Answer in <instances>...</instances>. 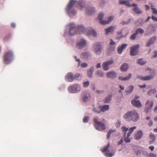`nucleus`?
I'll return each mask as SVG.
<instances>
[{
  "label": "nucleus",
  "instance_id": "f257e3e1",
  "mask_svg": "<svg viewBox=\"0 0 157 157\" xmlns=\"http://www.w3.org/2000/svg\"><path fill=\"white\" fill-rule=\"evenodd\" d=\"M70 30L69 34L70 35H73L76 33L78 34L84 33L86 32L87 35H92L94 36H96L97 35V33L92 28L86 30L82 25H79L78 26L76 30L75 25L74 23H71L69 25Z\"/></svg>",
  "mask_w": 157,
  "mask_h": 157
},
{
  "label": "nucleus",
  "instance_id": "f03ea898",
  "mask_svg": "<svg viewBox=\"0 0 157 157\" xmlns=\"http://www.w3.org/2000/svg\"><path fill=\"white\" fill-rule=\"evenodd\" d=\"M123 117L126 121L136 122L139 120V116L136 111L133 110L128 112L124 115Z\"/></svg>",
  "mask_w": 157,
  "mask_h": 157
},
{
  "label": "nucleus",
  "instance_id": "7ed1b4c3",
  "mask_svg": "<svg viewBox=\"0 0 157 157\" xmlns=\"http://www.w3.org/2000/svg\"><path fill=\"white\" fill-rule=\"evenodd\" d=\"M136 126H134L128 129V128H126L124 126L122 127V129L123 132L124 134L125 137L124 140L126 143H128L131 141V140L129 138V137L133 132L134 130L136 129Z\"/></svg>",
  "mask_w": 157,
  "mask_h": 157
},
{
  "label": "nucleus",
  "instance_id": "20e7f679",
  "mask_svg": "<svg viewBox=\"0 0 157 157\" xmlns=\"http://www.w3.org/2000/svg\"><path fill=\"white\" fill-rule=\"evenodd\" d=\"M76 2V1L75 0H70L68 5L66 8V11L68 13V14L70 16L75 15L76 13V11L74 9L71 10V9L75 5Z\"/></svg>",
  "mask_w": 157,
  "mask_h": 157
},
{
  "label": "nucleus",
  "instance_id": "39448f33",
  "mask_svg": "<svg viewBox=\"0 0 157 157\" xmlns=\"http://www.w3.org/2000/svg\"><path fill=\"white\" fill-rule=\"evenodd\" d=\"M13 57V53L12 51H10L6 53L3 57L4 63L6 64L10 63Z\"/></svg>",
  "mask_w": 157,
  "mask_h": 157
},
{
  "label": "nucleus",
  "instance_id": "423d86ee",
  "mask_svg": "<svg viewBox=\"0 0 157 157\" xmlns=\"http://www.w3.org/2000/svg\"><path fill=\"white\" fill-rule=\"evenodd\" d=\"M93 121L94 123L95 128L97 130L101 131L106 128L105 124L99 121L98 118H94Z\"/></svg>",
  "mask_w": 157,
  "mask_h": 157
},
{
  "label": "nucleus",
  "instance_id": "0eeeda50",
  "mask_svg": "<svg viewBox=\"0 0 157 157\" xmlns=\"http://www.w3.org/2000/svg\"><path fill=\"white\" fill-rule=\"evenodd\" d=\"M81 90L80 86L78 84H75L70 86L68 88V90L71 93H77Z\"/></svg>",
  "mask_w": 157,
  "mask_h": 157
},
{
  "label": "nucleus",
  "instance_id": "6e6552de",
  "mask_svg": "<svg viewBox=\"0 0 157 157\" xmlns=\"http://www.w3.org/2000/svg\"><path fill=\"white\" fill-rule=\"evenodd\" d=\"M103 16L104 14L101 12L99 13L98 16V19L100 21V23L102 25H105L109 23L113 18V17L110 16L109 17L108 21L102 20V19Z\"/></svg>",
  "mask_w": 157,
  "mask_h": 157
},
{
  "label": "nucleus",
  "instance_id": "1a4fd4ad",
  "mask_svg": "<svg viewBox=\"0 0 157 157\" xmlns=\"http://www.w3.org/2000/svg\"><path fill=\"white\" fill-rule=\"evenodd\" d=\"M109 146V143L107 146L104 147L101 150L102 152H105V155L107 157H112L114 155V153H109V150L108 151Z\"/></svg>",
  "mask_w": 157,
  "mask_h": 157
},
{
  "label": "nucleus",
  "instance_id": "9d476101",
  "mask_svg": "<svg viewBox=\"0 0 157 157\" xmlns=\"http://www.w3.org/2000/svg\"><path fill=\"white\" fill-rule=\"evenodd\" d=\"M154 102L153 101H147L145 104V108L144 112L146 113H148L150 109H151L153 106Z\"/></svg>",
  "mask_w": 157,
  "mask_h": 157
},
{
  "label": "nucleus",
  "instance_id": "9b49d317",
  "mask_svg": "<svg viewBox=\"0 0 157 157\" xmlns=\"http://www.w3.org/2000/svg\"><path fill=\"white\" fill-rule=\"evenodd\" d=\"M139 48V45L133 46L131 47L130 55L131 56H135L137 54L138 50Z\"/></svg>",
  "mask_w": 157,
  "mask_h": 157
},
{
  "label": "nucleus",
  "instance_id": "f8f14e48",
  "mask_svg": "<svg viewBox=\"0 0 157 157\" xmlns=\"http://www.w3.org/2000/svg\"><path fill=\"white\" fill-rule=\"evenodd\" d=\"M113 63V60L108 61L104 62L102 64V67L103 70L105 71H107L109 70V66L111 65Z\"/></svg>",
  "mask_w": 157,
  "mask_h": 157
},
{
  "label": "nucleus",
  "instance_id": "ddd939ff",
  "mask_svg": "<svg viewBox=\"0 0 157 157\" xmlns=\"http://www.w3.org/2000/svg\"><path fill=\"white\" fill-rule=\"evenodd\" d=\"M94 48L95 50V53L97 55H99L101 53V46L100 43H96L94 45Z\"/></svg>",
  "mask_w": 157,
  "mask_h": 157
},
{
  "label": "nucleus",
  "instance_id": "4468645a",
  "mask_svg": "<svg viewBox=\"0 0 157 157\" xmlns=\"http://www.w3.org/2000/svg\"><path fill=\"white\" fill-rule=\"evenodd\" d=\"M86 44V41L84 39H82L79 41L76 44V48L81 49L84 47Z\"/></svg>",
  "mask_w": 157,
  "mask_h": 157
},
{
  "label": "nucleus",
  "instance_id": "2eb2a0df",
  "mask_svg": "<svg viewBox=\"0 0 157 157\" xmlns=\"http://www.w3.org/2000/svg\"><path fill=\"white\" fill-rule=\"evenodd\" d=\"M130 0H119V4H125L126 6L128 7H132V6H136L137 5L136 4L133 3L132 5L129 3V1Z\"/></svg>",
  "mask_w": 157,
  "mask_h": 157
},
{
  "label": "nucleus",
  "instance_id": "dca6fc26",
  "mask_svg": "<svg viewBox=\"0 0 157 157\" xmlns=\"http://www.w3.org/2000/svg\"><path fill=\"white\" fill-rule=\"evenodd\" d=\"M143 135V132L142 131L139 130L137 131L135 135L134 138L136 140H139L141 139Z\"/></svg>",
  "mask_w": 157,
  "mask_h": 157
},
{
  "label": "nucleus",
  "instance_id": "f3484780",
  "mask_svg": "<svg viewBox=\"0 0 157 157\" xmlns=\"http://www.w3.org/2000/svg\"><path fill=\"white\" fill-rule=\"evenodd\" d=\"M65 79L66 81L69 82H72L74 79V78L71 73H68Z\"/></svg>",
  "mask_w": 157,
  "mask_h": 157
},
{
  "label": "nucleus",
  "instance_id": "a211bd4d",
  "mask_svg": "<svg viewBox=\"0 0 157 157\" xmlns=\"http://www.w3.org/2000/svg\"><path fill=\"white\" fill-rule=\"evenodd\" d=\"M137 78L142 80H150L153 78V76L152 75H149L144 77L138 75L137 76Z\"/></svg>",
  "mask_w": 157,
  "mask_h": 157
},
{
  "label": "nucleus",
  "instance_id": "6ab92c4d",
  "mask_svg": "<svg viewBox=\"0 0 157 157\" xmlns=\"http://www.w3.org/2000/svg\"><path fill=\"white\" fill-rule=\"evenodd\" d=\"M83 99L85 102L89 100L90 98V94L87 92H84L82 94Z\"/></svg>",
  "mask_w": 157,
  "mask_h": 157
},
{
  "label": "nucleus",
  "instance_id": "aec40b11",
  "mask_svg": "<svg viewBox=\"0 0 157 157\" xmlns=\"http://www.w3.org/2000/svg\"><path fill=\"white\" fill-rule=\"evenodd\" d=\"M81 56L82 59L85 60L89 59L90 57V56L88 52H85L81 54Z\"/></svg>",
  "mask_w": 157,
  "mask_h": 157
},
{
  "label": "nucleus",
  "instance_id": "412c9836",
  "mask_svg": "<svg viewBox=\"0 0 157 157\" xmlns=\"http://www.w3.org/2000/svg\"><path fill=\"white\" fill-rule=\"evenodd\" d=\"M106 76L108 78L114 79L116 76V73L113 71H110L106 73Z\"/></svg>",
  "mask_w": 157,
  "mask_h": 157
},
{
  "label": "nucleus",
  "instance_id": "4be33fe9",
  "mask_svg": "<svg viewBox=\"0 0 157 157\" xmlns=\"http://www.w3.org/2000/svg\"><path fill=\"white\" fill-rule=\"evenodd\" d=\"M132 103L133 105L137 107H140L142 106L141 103L139 100H133L132 101Z\"/></svg>",
  "mask_w": 157,
  "mask_h": 157
},
{
  "label": "nucleus",
  "instance_id": "5701e85b",
  "mask_svg": "<svg viewBox=\"0 0 157 157\" xmlns=\"http://www.w3.org/2000/svg\"><path fill=\"white\" fill-rule=\"evenodd\" d=\"M115 28V26H111L109 28L105 29L106 32V34H107L109 33L113 32L114 31V29Z\"/></svg>",
  "mask_w": 157,
  "mask_h": 157
},
{
  "label": "nucleus",
  "instance_id": "b1692460",
  "mask_svg": "<svg viewBox=\"0 0 157 157\" xmlns=\"http://www.w3.org/2000/svg\"><path fill=\"white\" fill-rule=\"evenodd\" d=\"M95 12L94 9L93 7H89L87 9L86 13L89 15H91Z\"/></svg>",
  "mask_w": 157,
  "mask_h": 157
},
{
  "label": "nucleus",
  "instance_id": "393cba45",
  "mask_svg": "<svg viewBox=\"0 0 157 157\" xmlns=\"http://www.w3.org/2000/svg\"><path fill=\"white\" fill-rule=\"evenodd\" d=\"M109 106L108 105H105L103 106H100L99 108L101 109V111L102 112H104L109 110Z\"/></svg>",
  "mask_w": 157,
  "mask_h": 157
},
{
  "label": "nucleus",
  "instance_id": "a878e982",
  "mask_svg": "<svg viewBox=\"0 0 157 157\" xmlns=\"http://www.w3.org/2000/svg\"><path fill=\"white\" fill-rule=\"evenodd\" d=\"M156 37H151L149 40V41L146 44V46L148 47L151 44H152L155 40Z\"/></svg>",
  "mask_w": 157,
  "mask_h": 157
},
{
  "label": "nucleus",
  "instance_id": "bb28decb",
  "mask_svg": "<svg viewBox=\"0 0 157 157\" xmlns=\"http://www.w3.org/2000/svg\"><path fill=\"white\" fill-rule=\"evenodd\" d=\"M134 89V86H128L125 90V92L127 94H130L133 91Z\"/></svg>",
  "mask_w": 157,
  "mask_h": 157
},
{
  "label": "nucleus",
  "instance_id": "cd10ccee",
  "mask_svg": "<svg viewBox=\"0 0 157 157\" xmlns=\"http://www.w3.org/2000/svg\"><path fill=\"white\" fill-rule=\"evenodd\" d=\"M94 71V68L92 67L90 68L87 71V75L89 77H91L92 76L93 73Z\"/></svg>",
  "mask_w": 157,
  "mask_h": 157
},
{
  "label": "nucleus",
  "instance_id": "c85d7f7f",
  "mask_svg": "<svg viewBox=\"0 0 157 157\" xmlns=\"http://www.w3.org/2000/svg\"><path fill=\"white\" fill-rule=\"evenodd\" d=\"M137 6L138 5L136 6H134L135 7L133 8V11L137 14H139L141 13H142V11L140 10L139 8Z\"/></svg>",
  "mask_w": 157,
  "mask_h": 157
},
{
  "label": "nucleus",
  "instance_id": "c756f323",
  "mask_svg": "<svg viewBox=\"0 0 157 157\" xmlns=\"http://www.w3.org/2000/svg\"><path fill=\"white\" fill-rule=\"evenodd\" d=\"M128 68V64L126 63H124L121 67V69L122 71H125Z\"/></svg>",
  "mask_w": 157,
  "mask_h": 157
},
{
  "label": "nucleus",
  "instance_id": "7c9ffc66",
  "mask_svg": "<svg viewBox=\"0 0 157 157\" xmlns=\"http://www.w3.org/2000/svg\"><path fill=\"white\" fill-rule=\"evenodd\" d=\"M149 139L151 140L149 141L150 144H151V142H153L155 140V136L152 133H151L149 135Z\"/></svg>",
  "mask_w": 157,
  "mask_h": 157
},
{
  "label": "nucleus",
  "instance_id": "2f4dec72",
  "mask_svg": "<svg viewBox=\"0 0 157 157\" xmlns=\"http://www.w3.org/2000/svg\"><path fill=\"white\" fill-rule=\"evenodd\" d=\"M131 76V74H129L128 76L124 78H123L121 76L119 77V79L122 81H126L128 80Z\"/></svg>",
  "mask_w": 157,
  "mask_h": 157
},
{
  "label": "nucleus",
  "instance_id": "473e14b6",
  "mask_svg": "<svg viewBox=\"0 0 157 157\" xmlns=\"http://www.w3.org/2000/svg\"><path fill=\"white\" fill-rule=\"evenodd\" d=\"M96 74L101 77H103L104 76L103 72L100 70L98 71L96 73Z\"/></svg>",
  "mask_w": 157,
  "mask_h": 157
},
{
  "label": "nucleus",
  "instance_id": "72a5a7b5",
  "mask_svg": "<svg viewBox=\"0 0 157 157\" xmlns=\"http://www.w3.org/2000/svg\"><path fill=\"white\" fill-rule=\"evenodd\" d=\"M112 95H109L104 100V102L105 103H109L110 100L111 98L112 97Z\"/></svg>",
  "mask_w": 157,
  "mask_h": 157
},
{
  "label": "nucleus",
  "instance_id": "f704fd0d",
  "mask_svg": "<svg viewBox=\"0 0 157 157\" xmlns=\"http://www.w3.org/2000/svg\"><path fill=\"white\" fill-rule=\"evenodd\" d=\"M110 42L109 43L110 45L111 46H113V48L111 50L112 51H113L114 50L115 47L114 45L116 43L112 39L110 40Z\"/></svg>",
  "mask_w": 157,
  "mask_h": 157
},
{
  "label": "nucleus",
  "instance_id": "c9c22d12",
  "mask_svg": "<svg viewBox=\"0 0 157 157\" xmlns=\"http://www.w3.org/2000/svg\"><path fill=\"white\" fill-rule=\"evenodd\" d=\"M93 111L95 113H99L101 112L100 108H99V106L98 107L94 108Z\"/></svg>",
  "mask_w": 157,
  "mask_h": 157
},
{
  "label": "nucleus",
  "instance_id": "e433bc0d",
  "mask_svg": "<svg viewBox=\"0 0 157 157\" xmlns=\"http://www.w3.org/2000/svg\"><path fill=\"white\" fill-rule=\"evenodd\" d=\"M136 33H137V34H138V33H140L141 34H142L144 33V30L140 28L137 29H136Z\"/></svg>",
  "mask_w": 157,
  "mask_h": 157
},
{
  "label": "nucleus",
  "instance_id": "4c0bfd02",
  "mask_svg": "<svg viewBox=\"0 0 157 157\" xmlns=\"http://www.w3.org/2000/svg\"><path fill=\"white\" fill-rule=\"evenodd\" d=\"M151 9L152 10L153 13L157 14V10L152 5L151 6Z\"/></svg>",
  "mask_w": 157,
  "mask_h": 157
},
{
  "label": "nucleus",
  "instance_id": "58836bf2",
  "mask_svg": "<svg viewBox=\"0 0 157 157\" xmlns=\"http://www.w3.org/2000/svg\"><path fill=\"white\" fill-rule=\"evenodd\" d=\"M74 79H77L78 80L79 79H80L81 78V77L80 76V75L79 74L77 73L76 74L74 77Z\"/></svg>",
  "mask_w": 157,
  "mask_h": 157
},
{
  "label": "nucleus",
  "instance_id": "ea45409f",
  "mask_svg": "<svg viewBox=\"0 0 157 157\" xmlns=\"http://www.w3.org/2000/svg\"><path fill=\"white\" fill-rule=\"evenodd\" d=\"M145 63L146 62L143 61L142 59H140L138 60V63L141 65H144Z\"/></svg>",
  "mask_w": 157,
  "mask_h": 157
},
{
  "label": "nucleus",
  "instance_id": "a19ab883",
  "mask_svg": "<svg viewBox=\"0 0 157 157\" xmlns=\"http://www.w3.org/2000/svg\"><path fill=\"white\" fill-rule=\"evenodd\" d=\"M137 34L135 32V33L133 34L130 37V39L133 40L135 39Z\"/></svg>",
  "mask_w": 157,
  "mask_h": 157
},
{
  "label": "nucleus",
  "instance_id": "79ce46f5",
  "mask_svg": "<svg viewBox=\"0 0 157 157\" xmlns=\"http://www.w3.org/2000/svg\"><path fill=\"white\" fill-rule=\"evenodd\" d=\"M74 58L75 59L76 61L78 62V66H79L80 65L81 63V61L80 59L77 58V56H74Z\"/></svg>",
  "mask_w": 157,
  "mask_h": 157
},
{
  "label": "nucleus",
  "instance_id": "37998d69",
  "mask_svg": "<svg viewBox=\"0 0 157 157\" xmlns=\"http://www.w3.org/2000/svg\"><path fill=\"white\" fill-rule=\"evenodd\" d=\"M123 49L120 46H119L117 49V52L118 54H121L122 52Z\"/></svg>",
  "mask_w": 157,
  "mask_h": 157
},
{
  "label": "nucleus",
  "instance_id": "c03bdc74",
  "mask_svg": "<svg viewBox=\"0 0 157 157\" xmlns=\"http://www.w3.org/2000/svg\"><path fill=\"white\" fill-rule=\"evenodd\" d=\"M89 120V117H86L83 119V121L84 123H87L88 122Z\"/></svg>",
  "mask_w": 157,
  "mask_h": 157
},
{
  "label": "nucleus",
  "instance_id": "a18cd8bd",
  "mask_svg": "<svg viewBox=\"0 0 157 157\" xmlns=\"http://www.w3.org/2000/svg\"><path fill=\"white\" fill-rule=\"evenodd\" d=\"M89 84L90 82L88 81L84 82L83 83V86L84 87H86L89 85Z\"/></svg>",
  "mask_w": 157,
  "mask_h": 157
},
{
  "label": "nucleus",
  "instance_id": "49530a36",
  "mask_svg": "<svg viewBox=\"0 0 157 157\" xmlns=\"http://www.w3.org/2000/svg\"><path fill=\"white\" fill-rule=\"evenodd\" d=\"M81 66L82 67H86L88 66V64L86 63H83L80 64Z\"/></svg>",
  "mask_w": 157,
  "mask_h": 157
},
{
  "label": "nucleus",
  "instance_id": "de8ad7c7",
  "mask_svg": "<svg viewBox=\"0 0 157 157\" xmlns=\"http://www.w3.org/2000/svg\"><path fill=\"white\" fill-rule=\"evenodd\" d=\"M82 1H79L78 2V5L80 6V9L81 10L83 7V6L82 5Z\"/></svg>",
  "mask_w": 157,
  "mask_h": 157
},
{
  "label": "nucleus",
  "instance_id": "09e8293b",
  "mask_svg": "<svg viewBox=\"0 0 157 157\" xmlns=\"http://www.w3.org/2000/svg\"><path fill=\"white\" fill-rule=\"evenodd\" d=\"M127 44H122L120 47L123 49H124L127 46Z\"/></svg>",
  "mask_w": 157,
  "mask_h": 157
},
{
  "label": "nucleus",
  "instance_id": "8fccbe9b",
  "mask_svg": "<svg viewBox=\"0 0 157 157\" xmlns=\"http://www.w3.org/2000/svg\"><path fill=\"white\" fill-rule=\"evenodd\" d=\"M149 157H156V155L153 153H151L149 155Z\"/></svg>",
  "mask_w": 157,
  "mask_h": 157
},
{
  "label": "nucleus",
  "instance_id": "3c124183",
  "mask_svg": "<svg viewBox=\"0 0 157 157\" xmlns=\"http://www.w3.org/2000/svg\"><path fill=\"white\" fill-rule=\"evenodd\" d=\"M120 125H121L120 122L118 121L116 123V127H119L120 126Z\"/></svg>",
  "mask_w": 157,
  "mask_h": 157
},
{
  "label": "nucleus",
  "instance_id": "603ef678",
  "mask_svg": "<svg viewBox=\"0 0 157 157\" xmlns=\"http://www.w3.org/2000/svg\"><path fill=\"white\" fill-rule=\"evenodd\" d=\"M151 19L154 21H157V17H155L154 16H151Z\"/></svg>",
  "mask_w": 157,
  "mask_h": 157
},
{
  "label": "nucleus",
  "instance_id": "864d4df0",
  "mask_svg": "<svg viewBox=\"0 0 157 157\" xmlns=\"http://www.w3.org/2000/svg\"><path fill=\"white\" fill-rule=\"evenodd\" d=\"M145 6L146 8V10L148 11L150 9V6L148 5H145Z\"/></svg>",
  "mask_w": 157,
  "mask_h": 157
},
{
  "label": "nucleus",
  "instance_id": "5fc2aeb1",
  "mask_svg": "<svg viewBox=\"0 0 157 157\" xmlns=\"http://www.w3.org/2000/svg\"><path fill=\"white\" fill-rule=\"evenodd\" d=\"M123 142V140L122 139H121L118 143V145H120L122 144Z\"/></svg>",
  "mask_w": 157,
  "mask_h": 157
},
{
  "label": "nucleus",
  "instance_id": "6e6d98bb",
  "mask_svg": "<svg viewBox=\"0 0 157 157\" xmlns=\"http://www.w3.org/2000/svg\"><path fill=\"white\" fill-rule=\"evenodd\" d=\"M101 67V64L100 63H98L96 65V67L97 68H98Z\"/></svg>",
  "mask_w": 157,
  "mask_h": 157
},
{
  "label": "nucleus",
  "instance_id": "4d7b16f0",
  "mask_svg": "<svg viewBox=\"0 0 157 157\" xmlns=\"http://www.w3.org/2000/svg\"><path fill=\"white\" fill-rule=\"evenodd\" d=\"M139 86L141 88H144L146 87V85L145 84H144L143 85H139Z\"/></svg>",
  "mask_w": 157,
  "mask_h": 157
},
{
  "label": "nucleus",
  "instance_id": "13d9d810",
  "mask_svg": "<svg viewBox=\"0 0 157 157\" xmlns=\"http://www.w3.org/2000/svg\"><path fill=\"white\" fill-rule=\"evenodd\" d=\"M157 57V51H155L154 52V56L152 57V58H155Z\"/></svg>",
  "mask_w": 157,
  "mask_h": 157
},
{
  "label": "nucleus",
  "instance_id": "bf43d9fd",
  "mask_svg": "<svg viewBox=\"0 0 157 157\" xmlns=\"http://www.w3.org/2000/svg\"><path fill=\"white\" fill-rule=\"evenodd\" d=\"M149 148L152 151L154 149V147L153 146H151L149 147Z\"/></svg>",
  "mask_w": 157,
  "mask_h": 157
},
{
  "label": "nucleus",
  "instance_id": "052dcab7",
  "mask_svg": "<svg viewBox=\"0 0 157 157\" xmlns=\"http://www.w3.org/2000/svg\"><path fill=\"white\" fill-rule=\"evenodd\" d=\"M110 133L109 132H108L107 134V135H106V136H107V139H108L109 138V137L110 136Z\"/></svg>",
  "mask_w": 157,
  "mask_h": 157
},
{
  "label": "nucleus",
  "instance_id": "680f3d73",
  "mask_svg": "<svg viewBox=\"0 0 157 157\" xmlns=\"http://www.w3.org/2000/svg\"><path fill=\"white\" fill-rule=\"evenodd\" d=\"M11 26L13 28H15L16 27V25L14 23H12L11 24Z\"/></svg>",
  "mask_w": 157,
  "mask_h": 157
},
{
  "label": "nucleus",
  "instance_id": "e2e57ef3",
  "mask_svg": "<svg viewBox=\"0 0 157 157\" xmlns=\"http://www.w3.org/2000/svg\"><path fill=\"white\" fill-rule=\"evenodd\" d=\"M96 92L98 94H101V93H102L103 92L102 90H97L96 91Z\"/></svg>",
  "mask_w": 157,
  "mask_h": 157
},
{
  "label": "nucleus",
  "instance_id": "0e129e2a",
  "mask_svg": "<svg viewBox=\"0 0 157 157\" xmlns=\"http://www.w3.org/2000/svg\"><path fill=\"white\" fill-rule=\"evenodd\" d=\"M119 87L122 90H124V87L121 85H119Z\"/></svg>",
  "mask_w": 157,
  "mask_h": 157
},
{
  "label": "nucleus",
  "instance_id": "69168bd1",
  "mask_svg": "<svg viewBox=\"0 0 157 157\" xmlns=\"http://www.w3.org/2000/svg\"><path fill=\"white\" fill-rule=\"evenodd\" d=\"M153 124V122L152 121H150L148 123V125L149 126H151Z\"/></svg>",
  "mask_w": 157,
  "mask_h": 157
},
{
  "label": "nucleus",
  "instance_id": "338daca9",
  "mask_svg": "<svg viewBox=\"0 0 157 157\" xmlns=\"http://www.w3.org/2000/svg\"><path fill=\"white\" fill-rule=\"evenodd\" d=\"M115 131L114 130H113L112 129L110 130L109 132L110 133V134H111V133Z\"/></svg>",
  "mask_w": 157,
  "mask_h": 157
},
{
  "label": "nucleus",
  "instance_id": "774afa93",
  "mask_svg": "<svg viewBox=\"0 0 157 157\" xmlns=\"http://www.w3.org/2000/svg\"><path fill=\"white\" fill-rule=\"evenodd\" d=\"M154 111L155 112L157 113V106L155 108Z\"/></svg>",
  "mask_w": 157,
  "mask_h": 157
}]
</instances>
